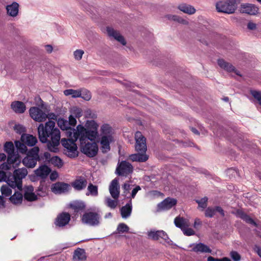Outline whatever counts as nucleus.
I'll use <instances>...</instances> for the list:
<instances>
[{
	"label": "nucleus",
	"instance_id": "cd10ccee",
	"mask_svg": "<svg viewBox=\"0 0 261 261\" xmlns=\"http://www.w3.org/2000/svg\"><path fill=\"white\" fill-rule=\"evenodd\" d=\"M237 216L243 219L246 223L252 224L255 226H257L256 223L247 214L245 213L242 210H238L236 212Z\"/></svg>",
	"mask_w": 261,
	"mask_h": 261
},
{
	"label": "nucleus",
	"instance_id": "09e8293b",
	"mask_svg": "<svg viewBox=\"0 0 261 261\" xmlns=\"http://www.w3.org/2000/svg\"><path fill=\"white\" fill-rule=\"evenodd\" d=\"M218 64L222 69H223L227 71H228V64L223 59H219L218 60Z\"/></svg>",
	"mask_w": 261,
	"mask_h": 261
},
{
	"label": "nucleus",
	"instance_id": "39448f33",
	"mask_svg": "<svg viewBox=\"0 0 261 261\" xmlns=\"http://www.w3.org/2000/svg\"><path fill=\"white\" fill-rule=\"evenodd\" d=\"M28 174L26 168H22L15 169L13 174L8 173L7 184L12 188H17L19 190L22 189V179Z\"/></svg>",
	"mask_w": 261,
	"mask_h": 261
},
{
	"label": "nucleus",
	"instance_id": "aec40b11",
	"mask_svg": "<svg viewBox=\"0 0 261 261\" xmlns=\"http://www.w3.org/2000/svg\"><path fill=\"white\" fill-rule=\"evenodd\" d=\"M24 198L29 201L36 200L37 198V195L34 193V188L32 186H28L24 187Z\"/></svg>",
	"mask_w": 261,
	"mask_h": 261
},
{
	"label": "nucleus",
	"instance_id": "e433bc0d",
	"mask_svg": "<svg viewBox=\"0 0 261 261\" xmlns=\"http://www.w3.org/2000/svg\"><path fill=\"white\" fill-rule=\"evenodd\" d=\"M64 94L66 96L71 95L73 98L80 97V96H81L80 90H74L72 89L64 90Z\"/></svg>",
	"mask_w": 261,
	"mask_h": 261
},
{
	"label": "nucleus",
	"instance_id": "6e6d98bb",
	"mask_svg": "<svg viewBox=\"0 0 261 261\" xmlns=\"http://www.w3.org/2000/svg\"><path fill=\"white\" fill-rule=\"evenodd\" d=\"M184 234L187 236H190L195 234V231L191 228H184L182 229Z\"/></svg>",
	"mask_w": 261,
	"mask_h": 261
},
{
	"label": "nucleus",
	"instance_id": "a211bd4d",
	"mask_svg": "<svg viewBox=\"0 0 261 261\" xmlns=\"http://www.w3.org/2000/svg\"><path fill=\"white\" fill-rule=\"evenodd\" d=\"M216 212L219 213L222 216H224V212L221 207L217 206L214 207H208L205 211V216L207 218H212Z\"/></svg>",
	"mask_w": 261,
	"mask_h": 261
},
{
	"label": "nucleus",
	"instance_id": "338daca9",
	"mask_svg": "<svg viewBox=\"0 0 261 261\" xmlns=\"http://www.w3.org/2000/svg\"><path fill=\"white\" fill-rule=\"evenodd\" d=\"M177 15H171V14L167 15L165 16V17L167 18L168 19L170 20H173L175 21H176V20L177 19Z\"/></svg>",
	"mask_w": 261,
	"mask_h": 261
},
{
	"label": "nucleus",
	"instance_id": "9b49d317",
	"mask_svg": "<svg viewBox=\"0 0 261 261\" xmlns=\"http://www.w3.org/2000/svg\"><path fill=\"white\" fill-rule=\"evenodd\" d=\"M132 165L126 161H122L118 165L116 170L117 174L120 176H126L133 172Z\"/></svg>",
	"mask_w": 261,
	"mask_h": 261
},
{
	"label": "nucleus",
	"instance_id": "a18cd8bd",
	"mask_svg": "<svg viewBox=\"0 0 261 261\" xmlns=\"http://www.w3.org/2000/svg\"><path fill=\"white\" fill-rule=\"evenodd\" d=\"M239 3L236 0H229V14L233 13L236 10Z\"/></svg>",
	"mask_w": 261,
	"mask_h": 261
},
{
	"label": "nucleus",
	"instance_id": "774afa93",
	"mask_svg": "<svg viewBox=\"0 0 261 261\" xmlns=\"http://www.w3.org/2000/svg\"><path fill=\"white\" fill-rule=\"evenodd\" d=\"M202 224V222L199 218H196L195 220L194 227L197 228L198 226H200Z\"/></svg>",
	"mask_w": 261,
	"mask_h": 261
},
{
	"label": "nucleus",
	"instance_id": "49530a36",
	"mask_svg": "<svg viewBox=\"0 0 261 261\" xmlns=\"http://www.w3.org/2000/svg\"><path fill=\"white\" fill-rule=\"evenodd\" d=\"M250 94L258 102L261 106V91L256 90H251Z\"/></svg>",
	"mask_w": 261,
	"mask_h": 261
},
{
	"label": "nucleus",
	"instance_id": "13d9d810",
	"mask_svg": "<svg viewBox=\"0 0 261 261\" xmlns=\"http://www.w3.org/2000/svg\"><path fill=\"white\" fill-rule=\"evenodd\" d=\"M68 122L69 123V126H74L76 124L75 117L72 115H70L69 117V121Z\"/></svg>",
	"mask_w": 261,
	"mask_h": 261
},
{
	"label": "nucleus",
	"instance_id": "6e6552de",
	"mask_svg": "<svg viewBox=\"0 0 261 261\" xmlns=\"http://www.w3.org/2000/svg\"><path fill=\"white\" fill-rule=\"evenodd\" d=\"M38 147H34L28 153L27 155L22 160L23 164L28 168H34L37 162L39 160Z\"/></svg>",
	"mask_w": 261,
	"mask_h": 261
},
{
	"label": "nucleus",
	"instance_id": "603ef678",
	"mask_svg": "<svg viewBox=\"0 0 261 261\" xmlns=\"http://www.w3.org/2000/svg\"><path fill=\"white\" fill-rule=\"evenodd\" d=\"M229 77H233L234 76L232 74H230V73H231V72H233L234 73H235L236 75H237L240 77H242V74H241L240 72L238 70L236 69V68L232 65H229Z\"/></svg>",
	"mask_w": 261,
	"mask_h": 261
},
{
	"label": "nucleus",
	"instance_id": "5fc2aeb1",
	"mask_svg": "<svg viewBox=\"0 0 261 261\" xmlns=\"http://www.w3.org/2000/svg\"><path fill=\"white\" fill-rule=\"evenodd\" d=\"M230 255L233 261H239L241 258V255L235 251H231Z\"/></svg>",
	"mask_w": 261,
	"mask_h": 261
},
{
	"label": "nucleus",
	"instance_id": "4468645a",
	"mask_svg": "<svg viewBox=\"0 0 261 261\" xmlns=\"http://www.w3.org/2000/svg\"><path fill=\"white\" fill-rule=\"evenodd\" d=\"M109 192L111 196L114 199H118L120 195V186L118 179L115 178L111 182L109 186Z\"/></svg>",
	"mask_w": 261,
	"mask_h": 261
},
{
	"label": "nucleus",
	"instance_id": "4d7b16f0",
	"mask_svg": "<svg viewBox=\"0 0 261 261\" xmlns=\"http://www.w3.org/2000/svg\"><path fill=\"white\" fill-rule=\"evenodd\" d=\"M8 176V173L3 171H0V182L4 181L7 182V180Z\"/></svg>",
	"mask_w": 261,
	"mask_h": 261
},
{
	"label": "nucleus",
	"instance_id": "4be33fe9",
	"mask_svg": "<svg viewBox=\"0 0 261 261\" xmlns=\"http://www.w3.org/2000/svg\"><path fill=\"white\" fill-rule=\"evenodd\" d=\"M50 172L51 169L46 165H41L35 171V174L42 179L45 178Z\"/></svg>",
	"mask_w": 261,
	"mask_h": 261
},
{
	"label": "nucleus",
	"instance_id": "ddd939ff",
	"mask_svg": "<svg viewBox=\"0 0 261 261\" xmlns=\"http://www.w3.org/2000/svg\"><path fill=\"white\" fill-rule=\"evenodd\" d=\"M240 11L242 13H246L250 15H255L258 13V8L251 4H242L241 5Z\"/></svg>",
	"mask_w": 261,
	"mask_h": 261
},
{
	"label": "nucleus",
	"instance_id": "20e7f679",
	"mask_svg": "<svg viewBox=\"0 0 261 261\" xmlns=\"http://www.w3.org/2000/svg\"><path fill=\"white\" fill-rule=\"evenodd\" d=\"M5 151L8 153L7 163L3 164L2 170H9L12 167L15 168L20 163L21 160L18 153L14 151V146L12 142H7L4 145Z\"/></svg>",
	"mask_w": 261,
	"mask_h": 261
},
{
	"label": "nucleus",
	"instance_id": "423d86ee",
	"mask_svg": "<svg viewBox=\"0 0 261 261\" xmlns=\"http://www.w3.org/2000/svg\"><path fill=\"white\" fill-rule=\"evenodd\" d=\"M101 220L100 211H88L82 216L81 221L83 224L91 226H95L99 225Z\"/></svg>",
	"mask_w": 261,
	"mask_h": 261
},
{
	"label": "nucleus",
	"instance_id": "412c9836",
	"mask_svg": "<svg viewBox=\"0 0 261 261\" xmlns=\"http://www.w3.org/2000/svg\"><path fill=\"white\" fill-rule=\"evenodd\" d=\"M87 184V180L84 177L81 176L72 182L71 185L75 190L81 191L86 187Z\"/></svg>",
	"mask_w": 261,
	"mask_h": 261
},
{
	"label": "nucleus",
	"instance_id": "de8ad7c7",
	"mask_svg": "<svg viewBox=\"0 0 261 261\" xmlns=\"http://www.w3.org/2000/svg\"><path fill=\"white\" fill-rule=\"evenodd\" d=\"M117 230L119 233L127 232L129 230V227L126 224L122 223L118 225Z\"/></svg>",
	"mask_w": 261,
	"mask_h": 261
},
{
	"label": "nucleus",
	"instance_id": "9d476101",
	"mask_svg": "<svg viewBox=\"0 0 261 261\" xmlns=\"http://www.w3.org/2000/svg\"><path fill=\"white\" fill-rule=\"evenodd\" d=\"M135 137L136 140V150L138 152L146 153L147 150L146 138L140 132H137Z\"/></svg>",
	"mask_w": 261,
	"mask_h": 261
},
{
	"label": "nucleus",
	"instance_id": "a878e982",
	"mask_svg": "<svg viewBox=\"0 0 261 261\" xmlns=\"http://www.w3.org/2000/svg\"><path fill=\"white\" fill-rule=\"evenodd\" d=\"M12 109L16 113L22 114L26 110V107L24 103L20 101H15L12 102L11 105Z\"/></svg>",
	"mask_w": 261,
	"mask_h": 261
},
{
	"label": "nucleus",
	"instance_id": "69168bd1",
	"mask_svg": "<svg viewBox=\"0 0 261 261\" xmlns=\"http://www.w3.org/2000/svg\"><path fill=\"white\" fill-rule=\"evenodd\" d=\"M175 21H177L179 23H182L184 24H187L188 23V22L186 20L183 19L182 18L180 17L179 16H177V19Z\"/></svg>",
	"mask_w": 261,
	"mask_h": 261
},
{
	"label": "nucleus",
	"instance_id": "f03ea898",
	"mask_svg": "<svg viewBox=\"0 0 261 261\" xmlns=\"http://www.w3.org/2000/svg\"><path fill=\"white\" fill-rule=\"evenodd\" d=\"M38 133L40 141L47 143L49 150L54 152L58 150L61 134L59 129L56 127L55 121L49 120L45 124L40 123L38 127Z\"/></svg>",
	"mask_w": 261,
	"mask_h": 261
},
{
	"label": "nucleus",
	"instance_id": "b1692460",
	"mask_svg": "<svg viewBox=\"0 0 261 261\" xmlns=\"http://www.w3.org/2000/svg\"><path fill=\"white\" fill-rule=\"evenodd\" d=\"M21 141L22 142H23L26 145L30 146H34L37 142L36 137L29 134H22Z\"/></svg>",
	"mask_w": 261,
	"mask_h": 261
},
{
	"label": "nucleus",
	"instance_id": "3c124183",
	"mask_svg": "<svg viewBox=\"0 0 261 261\" xmlns=\"http://www.w3.org/2000/svg\"><path fill=\"white\" fill-rule=\"evenodd\" d=\"M72 114L76 118H79L82 116V110L79 108H73L72 110Z\"/></svg>",
	"mask_w": 261,
	"mask_h": 261
},
{
	"label": "nucleus",
	"instance_id": "f8f14e48",
	"mask_svg": "<svg viewBox=\"0 0 261 261\" xmlns=\"http://www.w3.org/2000/svg\"><path fill=\"white\" fill-rule=\"evenodd\" d=\"M70 190V186L64 182H57L51 186V191L55 194H62L68 192Z\"/></svg>",
	"mask_w": 261,
	"mask_h": 261
},
{
	"label": "nucleus",
	"instance_id": "c03bdc74",
	"mask_svg": "<svg viewBox=\"0 0 261 261\" xmlns=\"http://www.w3.org/2000/svg\"><path fill=\"white\" fill-rule=\"evenodd\" d=\"M105 201L106 205L111 208H115L118 204L117 199L113 200L110 197H107Z\"/></svg>",
	"mask_w": 261,
	"mask_h": 261
},
{
	"label": "nucleus",
	"instance_id": "6ab92c4d",
	"mask_svg": "<svg viewBox=\"0 0 261 261\" xmlns=\"http://www.w3.org/2000/svg\"><path fill=\"white\" fill-rule=\"evenodd\" d=\"M107 31L109 36L114 38L122 45H125L126 42L123 37L120 34L119 32L110 27L107 28Z\"/></svg>",
	"mask_w": 261,
	"mask_h": 261
},
{
	"label": "nucleus",
	"instance_id": "7ed1b4c3",
	"mask_svg": "<svg viewBox=\"0 0 261 261\" xmlns=\"http://www.w3.org/2000/svg\"><path fill=\"white\" fill-rule=\"evenodd\" d=\"M114 134V130L109 124H103L101 126L99 143L102 153H106L110 150V144L115 141Z\"/></svg>",
	"mask_w": 261,
	"mask_h": 261
},
{
	"label": "nucleus",
	"instance_id": "2eb2a0df",
	"mask_svg": "<svg viewBox=\"0 0 261 261\" xmlns=\"http://www.w3.org/2000/svg\"><path fill=\"white\" fill-rule=\"evenodd\" d=\"M177 200L174 198H167L158 204L160 210H168L176 205Z\"/></svg>",
	"mask_w": 261,
	"mask_h": 261
},
{
	"label": "nucleus",
	"instance_id": "bb28decb",
	"mask_svg": "<svg viewBox=\"0 0 261 261\" xmlns=\"http://www.w3.org/2000/svg\"><path fill=\"white\" fill-rule=\"evenodd\" d=\"M132 212V200H130L129 202L123 206L120 209L121 215L122 218L126 219L128 218Z\"/></svg>",
	"mask_w": 261,
	"mask_h": 261
},
{
	"label": "nucleus",
	"instance_id": "dca6fc26",
	"mask_svg": "<svg viewBox=\"0 0 261 261\" xmlns=\"http://www.w3.org/2000/svg\"><path fill=\"white\" fill-rule=\"evenodd\" d=\"M70 220V215L68 213H62L56 218V225L59 227H63L67 225Z\"/></svg>",
	"mask_w": 261,
	"mask_h": 261
},
{
	"label": "nucleus",
	"instance_id": "0eeeda50",
	"mask_svg": "<svg viewBox=\"0 0 261 261\" xmlns=\"http://www.w3.org/2000/svg\"><path fill=\"white\" fill-rule=\"evenodd\" d=\"M40 104H38V107H32L29 110V113L31 117L35 121L42 122L45 121L47 119L46 113L43 112L41 108H45V103L42 99L38 97Z\"/></svg>",
	"mask_w": 261,
	"mask_h": 261
},
{
	"label": "nucleus",
	"instance_id": "72a5a7b5",
	"mask_svg": "<svg viewBox=\"0 0 261 261\" xmlns=\"http://www.w3.org/2000/svg\"><path fill=\"white\" fill-rule=\"evenodd\" d=\"M233 134L231 135V139L233 143L236 145L242 143L243 140L242 135L238 133L237 128H233Z\"/></svg>",
	"mask_w": 261,
	"mask_h": 261
},
{
	"label": "nucleus",
	"instance_id": "052dcab7",
	"mask_svg": "<svg viewBox=\"0 0 261 261\" xmlns=\"http://www.w3.org/2000/svg\"><path fill=\"white\" fill-rule=\"evenodd\" d=\"M141 190V188L139 186H137L132 192L131 196L132 198H134L137 192Z\"/></svg>",
	"mask_w": 261,
	"mask_h": 261
},
{
	"label": "nucleus",
	"instance_id": "e2e57ef3",
	"mask_svg": "<svg viewBox=\"0 0 261 261\" xmlns=\"http://www.w3.org/2000/svg\"><path fill=\"white\" fill-rule=\"evenodd\" d=\"M253 250L261 258V247L257 245H255L254 246Z\"/></svg>",
	"mask_w": 261,
	"mask_h": 261
},
{
	"label": "nucleus",
	"instance_id": "f704fd0d",
	"mask_svg": "<svg viewBox=\"0 0 261 261\" xmlns=\"http://www.w3.org/2000/svg\"><path fill=\"white\" fill-rule=\"evenodd\" d=\"M23 196L20 192H15L14 194L10 197V200L13 203L18 204L21 203Z\"/></svg>",
	"mask_w": 261,
	"mask_h": 261
},
{
	"label": "nucleus",
	"instance_id": "c756f323",
	"mask_svg": "<svg viewBox=\"0 0 261 261\" xmlns=\"http://www.w3.org/2000/svg\"><path fill=\"white\" fill-rule=\"evenodd\" d=\"M130 160L133 162H144L148 159V156L145 153L138 152L129 156Z\"/></svg>",
	"mask_w": 261,
	"mask_h": 261
},
{
	"label": "nucleus",
	"instance_id": "c9c22d12",
	"mask_svg": "<svg viewBox=\"0 0 261 261\" xmlns=\"http://www.w3.org/2000/svg\"><path fill=\"white\" fill-rule=\"evenodd\" d=\"M174 222L175 225L177 227L180 228L181 230L187 226L186 219L183 217H176L174 219Z\"/></svg>",
	"mask_w": 261,
	"mask_h": 261
},
{
	"label": "nucleus",
	"instance_id": "0e129e2a",
	"mask_svg": "<svg viewBox=\"0 0 261 261\" xmlns=\"http://www.w3.org/2000/svg\"><path fill=\"white\" fill-rule=\"evenodd\" d=\"M58 177V174L56 171L51 172L50 174L49 178L51 181L55 180Z\"/></svg>",
	"mask_w": 261,
	"mask_h": 261
},
{
	"label": "nucleus",
	"instance_id": "473e14b6",
	"mask_svg": "<svg viewBox=\"0 0 261 261\" xmlns=\"http://www.w3.org/2000/svg\"><path fill=\"white\" fill-rule=\"evenodd\" d=\"M216 7L218 12L228 13V3L227 1H220L216 4Z\"/></svg>",
	"mask_w": 261,
	"mask_h": 261
},
{
	"label": "nucleus",
	"instance_id": "79ce46f5",
	"mask_svg": "<svg viewBox=\"0 0 261 261\" xmlns=\"http://www.w3.org/2000/svg\"><path fill=\"white\" fill-rule=\"evenodd\" d=\"M50 161L53 165L59 168L61 167L63 165L62 160L57 156H53Z\"/></svg>",
	"mask_w": 261,
	"mask_h": 261
},
{
	"label": "nucleus",
	"instance_id": "1a4fd4ad",
	"mask_svg": "<svg viewBox=\"0 0 261 261\" xmlns=\"http://www.w3.org/2000/svg\"><path fill=\"white\" fill-rule=\"evenodd\" d=\"M147 235L149 239L153 241L162 240L168 245H171L173 244V242L169 239L167 233L164 230L151 229L147 232Z\"/></svg>",
	"mask_w": 261,
	"mask_h": 261
},
{
	"label": "nucleus",
	"instance_id": "ea45409f",
	"mask_svg": "<svg viewBox=\"0 0 261 261\" xmlns=\"http://www.w3.org/2000/svg\"><path fill=\"white\" fill-rule=\"evenodd\" d=\"M2 194L3 196L8 197L10 196L12 193L11 187L7 185H3L1 188Z\"/></svg>",
	"mask_w": 261,
	"mask_h": 261
},
{
	"label": "nucleus",
	"instance_id": "680f3d73",
	"mask_svg": "<svg viewBox=\"0 0 261 261\" xmlns=\"http://www.w3.org/2000/svg\"><path fill=\"white\" fill-rule=\"evenodd\" d=\"M47 118L50 120H56L57 119V116L54 113H50L46 114Z\"/></svg>",
	"mask_w": 261,
	"mask_h": 261
},
{
	"label": "nucleus",
	"instance_id": "393cba45",
	"mask_svg": "<svg viewBox=\"0 0 261 261\" xmlns=\"http://www.w3.org/2000/svg\"><path fill=\"white\" fill-rule=\"evenodd\" d=\"M58 124L60 126L61 129L66 130V135L67 137H69L68 139H70V136L68 135L69 132H76L77 127L76 129L71 128L70 126H69V123L68 121L65 120L63 119H59L58 121Z\"/></svg>",
	"mask_w": 261,
	"mask_h": 261
},
{
	"label": "nucleus",
	"instance_id": "58836bf2",
	"mask_svg": "<svg viewBox=\"0 0 261 261\" xmlns=\"http://www.w3.org/2000/svg\"><path fill=\"white\" fill-rule=\"evenodd\" d=\"M15 146L17 150L21 153H25L27 151V147L26 144L23 142L21 143L18 141H15Z\"/></svg>",
	"mask_w": 261,
	"mask_h": 261
},
{
	"label": "nucleus",
	"instance_id": "37998d69",
	"mask_svg": "<svg viewBox=\"0 0 261 261\" xmlns=\"http://www.w3.org/2000/svg\"><path fill=\"white\" fill-rule=\"evenodd\" d=\"M80 90L81 93V96H80V97H81L87 101H88L91 99V94L90 91L85 89H81Z\"/></svg>",
	"mask_w": 261,
	"mask_h": 261
},
{
	"label": "nucleus",
	"instance_id": "7c9ffc66",
	"mask_svg": "<svg viewBox=\"0 0 261 261\" xmlns=\"http://www.w3.org/2000/svg\"><path fill=\"white\" fill-rule=\"evenodd\" d=\"M177 8L182 12L189 15H192L196 12V9L193 6L186 4L179 5Z\"/></svg>",
	"mask_w": 261,
	"mask_h": 261
},
{
	"label": "nucleus",
	"instance_id": "4c0bfd02",
	"mask_svg": "<svg viewBox=\"0 0 261 261\" xmlns=\"http://www.w3.org/2000/svg\"><path fill=\"white\" fill-rule=\"evenodd\" d=\"M88 193H87V195H91L93 196H96L98 195V187L96 186L93 185L90 183L88 186Z\"/></svg>",
	"mask_w": 261,
	"mask_h": 261
},
{
	"label": "nucleus",
	"instance_id": "a19ab883",
	"mask_svg": "<svg viewBox=\"0 0 261 261\" xmlns=\"http://www.w3.org/2000/svg\"><path fill=\"white\" fill-rule=\"evenodd\" d=\"M208 198L206 196L201 198L200 199H197L195 200L196 202L198 203V206L203 210L206 208L207 205Z\"/></svg>",
	"mask_w": 261,
	"mask_h": 261
},
{
	"label": "nucleus",
	"instance_id": "c85d7f7f",
	"mask_svg": "<svg viewBox=\"0 0 261 261\" xmlns=\"http://www.w3.org/2000/svg\"><path fill=\"white\" fill-rule=\"evenodd\" d=\"M19 5L16 2H13L6 7L7 14L12 17H15L18 13Z\"/></svg>",
	"mask_w": 261,
	"mask_h": 261
},
{
	"label": "nucleus",
	"instance_id": "864d4df0",
	"mask_svg": "<svg viewBox=\"0 0 261 261\" xmlns=\"http://www.w3.org/2000/svg\"><path fill=\"white\" fill-rule=\"evenodd\" d=\"M84 51L82 49H76L73 53L74 57L76 60H80L82 58V56Z\"/></svg>",
	"mask_w": 261,
	"mask_h": 261
},
{
	"label": "nucleus",
	"instance_id": "bf43d9fd",
	"mask_svg": "<svg viewBox=\"0 0 261 261\" xmlns=\"http://www.w3.org/2000/svg\"><path fill=\"white\" fill-rule=\"evenodd\" d=\"M247 28L250 30H254L256 29V24L251 21H249L247 24Z\"/></svg>",
	"mask_w": 261,
	"mask_h": 261
},
{
	"label": "nucleus",
	"instance_id": "f3484780",
	"mask_svg": "<svg viewBox=\"0 0 261 261\" xmlns=\"http://www.w3.org/2000/svg\"><path fill=\"white\" fill-rule=\"evenodd\" d=\"M190 246L193 247L192 251L195 252L211 253L212 252V250L208 246L202 243L193 244L190 245Z\"/></svg>",
	"mask_w": 261,
	"mask_h": 261
},
{
	"label": "nucleus",
	"instance_id": "f257e3e1",
	"mask_svg": "<svg viewBox=\"0 0 261 261\" xmlns=\"http://www.w3.org/2000/svg\"><path fill=\"white\" fill-rule=\"evenodd\" d=\"M93 127L86 128L82 125L77 126L76 132H69L70 139H62L61 142L65 149V153L70 158L77 155V146L75 142L79 139L81 151L89 158L95 156L98 151V147L95 142L98 136L97 125L94 121Z\"/></svg>",
	"mask_w": 261,
	"mask_h": 261
},
{
	"label": "nucleus",
	"instance_id": "2f4dec72",
	"mask_svg": "<svg viewBox=\"0 0 261 261\" xmlns=\"http://www.w3.org/2000/svg\"><path fill=\"white\" fill-rule=\"evenodd\" d=\"M70 207L73 209L75 212L78 213L83 211L86 208V204L84 202L76 201L70 204Z\"/></svg>",
	"mask_w": 261,
	"mask_h": 261
},
{
	"label": "nucleus",
	"instance_id": "8fccbe9b",
	"mask_svg": "<svg viewBox=\"0 0 261 261\" xmlns=\"http://www.w3.org/2000/svg\"><path fill=\"white\" fill-rule=\"evenodd\" d=\"M14 129L17 133L19 134H24L23 133L25 132V128L19 124H15L14 126Z\"/></svg>",
	"mask_w": 261,
	"mask_h": 261
},
{
	"label": "nucleus",
	"instance_id": "5701e85b",
	"mask_svg": "<svg viewBox=\"0 0 261 261\" xmlns=\"http://www.w3.org/2000/svg\"><path fill=\"white\" fill-rule=\"evenodd\" d=\"M87 258L85 250L82 248H77L73 252V261H85Z\"/></svg>",
	"mask_w": 261,
	"mask_h": 261
}]
</instances>
